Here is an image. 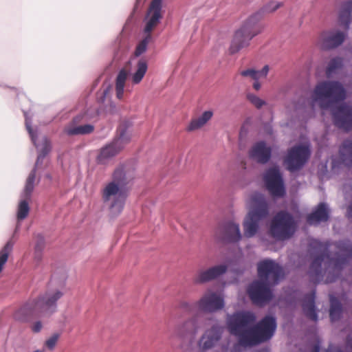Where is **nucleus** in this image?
Instances as JSON below:
<instances>
[{"instance_id":"obj_20","label":"nucleus","mask_w":352,"mask_h":352,"mask_svg":"<svg viewBox=\"0 0 352 352\" xmlns=\"http://www.w3.org/2000/svg\"><path fill=\"white\" fill-rule=\"evenodd\" d=\"M222 234L218 237L226 242H237L241 239L239 224L227 222L221 228Z\"/></svg>"},{"instance_id":"obj_9","label":"nucleus","mask_w":352,"mask_h":352,"mask_svg":"<svg viewBox=\"0 0 352 352\" xmlns=\"http://www.w3.org/2000/svg\"><path fill=\"white\" fill-rule=\"evenodd\" d=\"M297 223L294 217L287 211L278 212L272 218L270 232L276 240L284 241L290 239L295 233Z\"/></svg>"},{"instance_id":"obj_12","label":"nucleus","mask_w":352,"mask_h":352,"mask_svg":"<svg viewBox=\"0 0 352 352\" xmlns=\"http://www.w3.org/2000/svg\"><path fill=\"white\" fill-rule=\"evenodd\" d=\"M344 30L331 29L322 32L318 38V43L324 50H332L341 45L347 36V30L345 27L340 23Z\"/></svg>"},{"instance_id":"obj_47","label":"nucleus","mask_w":352,"mask_h":352,"mask_svg":"<svg viewBox=\"0 0 352 352\" xmlns=\"http://www.w3.org/2000/svg\"><path fill=\"white\" fill-rule=\"evenodd\" d=\"M311 352H320V346L318 344H315Z\"/></svg>"},{"instance_id":"obj_7","label":"nucleus","mask_w":352,"mask_h":352,"mask_svg":"<svg viewBox=\"0 0 352 352\" xmlns=\"http://www.w3.org/2000/svg\"><path fill=\"white\" fill-rule=\"evenodd\" d=\"M252 209L246 217L244 223V235L252 237L256 234L261 220L268 215V205L264 196L259 192H254L250 197Z\"/></svg>"},{"instance_id":"obj_34","label":"nucleus","mask_w":352,"mask_h":352,"mask_svg":"<svg viewBox=\"0 0 352 352\" xmlns=\"http://www.w3.org/2000/svg\"><path fill=\"white\" fill-rule=\"evenodd\" d=\"M151 39V34H146L145 38L140 41V43L136 47L135 51V56H139L141 54H142L144 52H146L147 45L148 43L150 42Z\"/></svg>"},{"instance_id":"obj_15","label":"nucleus","mask_w":352,"mask_h":352,"mask_svg":"<svg viewBox=\"0 0 352 352\" xmlns=\"http://www.w3.org/2000/svg\"><path fill=\"white\" fill-rule=\"evenodd\" d=\"M333 118L336 126L346 131L352 129V106L346 103L337 107L333 111Z\"/></svg>"},{"instance_id":"obj_37","label":"nucleus","mask_w":352,"mask_h":352,"mask_svg":"<svg viewBox=\"0 0 352 352\" xmlns=\"http://www.w3.org/2000/svg\"><path fill=\"white\" fill-rule=\"evenodd\" d=\"M248 100L257 109L261 108L264 104H265V102L261 99L259 97L256 96L254 94H249L247 96Z\"/></svg>"},{"instance_id":"obj_2","label":"nucleus","mask_w":352,"mask_h":352,"mask_svg":"<svg viewBox=\"0 0 352 352\" xmlns=\"http://www.w3.org/2000/svg\"><path fill=\"white\" fill-rule=\"evenodd\" d=\"M256 316L252 311H240L228 316L227 327L230 334L238 338L244 347L256 346L270 340L276 329V318L266 316L255 325Z\"/></svg>"},{"instance_id":"obj_4","label":"nucleus","mask_w":352,"mask_h":352,"mask_svg":"<svg viewBox=\"0 0 352 352\" xmlns=\"http://www.w3.org/2000/svg\"><path fill=\"white\" fill-rule=\"evenodd\" d=\"M133 179V175L120 166L113 172L111 181L101 190L102 200L108 205L111 216L117 217L122 212L128 197L127 186Z\"/></svg>"},{"instance_id":"obj_40","label":"nucleus","mask_w":352,"mask_h":352,"mask_svg":"<svg viewBox=\"0 0 352 352\" xmlns=\"http://www.w3.org/2000/svg\"><path fill=\"white\" fill-rule=\"evenodd\" d=\"M179 307L180 309H184V311L190 312L192 311L195 307V304L190 303L187 301H182L180 302Z\"/></svg>"},{"instance_id":"obj_48","label":"nucleus","mask_w":352,"mask_h":352,"mask_svg":"<svg viewBox=\"0 0 352 352\" xmlns=\"http://www.w3.org/2000/svg\"><path fill=\"white\" fill-rule=\"evenodd\" d=\"M82 117H83V116H78L75 118H74L73 122H77L80 121V120L81 118H82Z\"/></svg>"},{"instance_id":"obj_30","label":"nucleus","mask_w":352,"mask_h":352,"mask_svg":"<svg viewBox=\"0 0 352 352\" xmlns=\"http://www.w3.org/2000/svg\"><path fill=\"white\" fill-rule=\"evenodd\" d=\"M36 168L34 167L33 170L29 174L25 186L24 188V197L25 199H30L31 197L32 192L34 188V182L36 179Z\"/></svg>"},{"instance_id":"obj_33","label":"nucleus","mask_w":352,"mask_h":352,"mask_svg":"<svg viewBox=\"0 0 352 352\" xmlns=\"http://www.w3.org/2000/svg\"><path fill=\"white\" fill-rule=\"evenodd\" d=\"M30 207L27 200L21 201L18 207L17 219L18 220H23L25 219L29 213Z\"/></svg>"},{"instance_id":"obj_29","label":"nucleus","mask_w":352,"mask_h":352,"mask_svg":"<svg viewBox=\"0 0 352 352\" xmlns=\"http://www.w3.org/2000/svg\"><path fill=\"white\" fill-rule=\"evenodd\" d=\"M94 130V127L91 124H84L77 126H69L66 129L65 131L67 134L69 135H85L92 133Z\"/></svg>"},{"instance_id":"obj_45","label":"nucleus","mask_w":352,"mask_h":352,"mask_svg":"<svg viewBox=\"0 0 352 352\" xmlns=\"http://www.w3.org/2000/svg\"><path fill=\"white\" fill-rule=\"evenodd\" d=\"M253 87L255 90L258 91L261 88V84L258 81V80H254V82L253 83Z\"/></svg>"},{"instance_id":"obj_24","label":"nucleus","mask_w":352,"mask_h":352,"mask_svg":"<svg viewBox=\"0 0 352 352\" xmlns=\"http://www.w3.org/2000/svg\"><path fill=\"white\" fill-rule=\"evenodd\" d=\"M352 19V0L342 3L339 14L338 21L346 29L349 28Z\"/></svg>"},{"instance_id":"obj_21","label":"nucleus","mask_w":352,"mask_h":352,"mask_svg":"<svg viewBox=\"0 0 352 352\" xmlns=\"http://www.w3.org/2000/svg\"><path fill=\"white\" fill-rule=\"evenodd\" d=\"M329 217V211L325 203H320L312 212L307 217V222L309 225H316L320 222H326Z\"/></svg>"},{"instance_id":"obj_42","label":"nucleus","mask_w":352,"mask_h":352,"mask_svg":"<svg viewBox=\"0 0 352 352\" xmlns=\"http://www.w3.org/2000/svg\"><path fill=\"white\" fill-rule=\"evenodd\" d=\"M32 331L34 333H38L39 332L41 329H42V324L40 321H37L36 322H34L32 325Z\"/></svg>"},{"instance_id":"obj_39","label":"nucleus","mask_w":352,"mask_h":352,"mask_svg":"<svg viewBox=\"0 0 352 352\" xmlns=\"http://www.w3.org/2000/svg\"><path fill=\"white\" fill-rule=\"evenodd\" d=\"M44 248H45V239L41 235H38L34 250L36 251H38V252L42 251L43 252Z\"/></svg>"},{"instance_id":"obj_32","label":"nucleus","mask_w":352,"mask_h":352,"mask_svg":"<svg viewBox=\"0 0 352 352\" xmlns=\"http://www.w3.org/2000/svg\"><path fill=\"white\" fill-rule=\"evenodd\" d=\"M343 66V59L340 57H335L330 60L326 68V74L327 77H330L338 69Z\"/></svg>"},{"instance_id":"obj_3","label":"nucleus","mask_w":352,"mask_h":352,"mask_svg":"<svg viewBox=\"0 0 352 352\" xmlns=\"http://www.w3.org/2000/svg\"><path fill=\"white\" fill-rule=\"evenodd\" d=\"M259 280L254 281L248 287V293L252 302L263 305L272 298L270 285H276L284 276L283 268L272 260H264L257 265Z\"/></svg>"},{"instance_id":"obj_35","label":"nucleus","mask_w":352,"mask_h":352,"mask_svg":"<svg viewBox=\"0 0 352 352\" xmlns=\"http://www.w3.org/2000/svg\"><path fill=\"white\" fill-rule=\"evenodd\" d=\"M50 150H51L50 143L46 138H45L43 140V148H41V153L37 157L36 166H37L38 164L45 158V157L50 151Z\"/></svg>"},{"instance_id":"obj_1","label":"nucleus","mask_w":352,"mask_h":352,"mask_svg":"<svg viewBox=\"0 0 352 352\" xmlns=\"http://www.w3.org/2000/svg\"><path fill=\"white\" fill-rule=\"evenodd\" d=\"M334 245L336 252L331 256L329 253V243H322L316 239L311 241L310 248L318 253L308 272L310 280L314 284L320 283L327 272L329 275L326 282L335 281L343 266L352 258V243L350 241H340Z\"/></svg>"},{"instance_id":"obj_23","label":"nucleus","mask_w":352,"mask_h":352,"mask_svg":"<svg viewBox=\"0 0 352 352\" xmlns=\"http://www.w3.org/2000/svg\"><path fill=\"white\" fill-rule=\"evenodd\" d=\"M315 291L306 294L304 296L302 307L305 315L309 319L314 321L318 320V315L316 311L315 306Z\"/></svg>"},{"instance_id":"obj_5","label":"nucleus","mask_w":352,"mask_h":352,"mask_svg":"<svg viewBox=\"0 0 352 352\" xmlns=\"http://www.w3.org/2000/svg\"><path fill=\"white\" fill-rule=\"evenodd\" d=\"M281 6L282 3L271 1L261 10L250 16L242 26L235 32L229 48L230 53L236 54L241 49L248 47L250 41L263 30V26L259 23L263 16V13L274 12Z\"/></svg>"},{"instance_id":"obj_11","label":"nucleus","mask_w":352,"mask_h":352,"mask_svg":"<svg viewBox=\"0 0 352 352\" xmlns=\"http://www.w3.org/2000/svg\"><path fill=\"white\" fill-rule=\"evenodd\" d=\"M310 155L311 151L308 146H295L288 151L284 163L289 171L298 170L307 163Z\"/></svg>"},{"instance_id":"obj_50","label":"nucleus","mask_w":352,"mask_h":352,"mask_svg":"<svg viewBox=\"0 0 352 352\" xmlns=\"http://www.w3.org/2000/svg\"><path fill=\"white\" fill-rule=\"evenodd\" d=\"M326 352H330V351H329V350H327ZM336 352H342V351H336Z\"/></svg>"},{"instance_id":"obj_43","label":"nucleus","mask_w":352,"mask_h":352,"mask_svg":"<svg viewBox=\"0 0 352 352\" xmlns=\"http://www.w3.org/2000/svg\"><path fill=\"white\" fill-rule=\"evenodd\" d=\"M34 259L39 262L42 259V251H36L34 250Z\"/></svg>"},{"instance_id":"obj_13","label":"nucleus","mask_w":352,"mask_h":352,"mask_svg":"<svg viewBox=\"0 0 352 352\" xmlns=\"http://www.w3.org/2000/svg\"><path fill=\"white\" fill-rule=\"evenodd\" d=\"M263 179L266 188L271 195L276 197H281L285 195V189L278 168H269L265 172Z\"/></svg>"},{"instance_id":"obj_14","label":"nucleus","mask_w":352,"mask_h":352,"mask_svg":"<svg viewBox=\"0 0 352 352\" xmlns=\"http://www.w3.org/2000/svg\"><path fill=\"white\" fill-rule=\"evenodd\" d=\"M223 331L224 327L218 324L206 330L198 342L199 349L204 351L214 347L221 340Z\"/></svg>"},{"instance_id":"obj_44","label":"nucleus","mask_w":352,"mask_h":352,"mask_svg":"<svg viewBox=\"0 0 352 352\" xmlns=\"http://www.w3.org/2000/svg\"><path fill=\"white\" fill-rule=\"evenodd\" d=\"M346 346L352 352V333L347 338Z\"/></svg>"},{"instance_id":"obj_26","label":"nucleus","mask_w":352,"mask_h":352,"mask_svg":"<svg viewBox=\"0 0 352 352\" xmlns=\"http://www.w3.org/2000/svg\"><path fill=\"white\" fill-rule=\"evenodd\" d=\"M269 72V66L265 65L261 70H255L254 69H248L241 72V75L244 77H250L253 80H258L261 78H265Z\"/></svg>"},{"instance_id":"obj_8","label":"nucleus","mask_w":352,"mask_h":352,"mask_svg":"<svg viewBox=\"0 0 352 352\" xmlns=\"http://www.w3.org/2000/svg\"><path fill=\"white\" fill-rule=\"evenodd\" d=\"M345 96V90L339 82L325 80L316 85L312 100L314 102L320 101L322 109H328L333 103L343 100Z\"/></svg>"},{"instance_id":"obj_28","label":"nucleus","mask_w":352,"mask_h":352,"mask_svg":"<svg viewBox=\"0 0 352 352\" xmlns=\"http://www.w3.org/2000/svg\"><path fill=\"white\" fill-rule=\"evenodd\" d=\"M342 313V305L340 301L335 297H330L329 316L331 321H336L340 317Z\"/></svg>"},{"instance_id":"obj_46","label":"nucleus","mask_w":352,"mask_h":352,"mask_svg":"<svg viewBox=\"0 0 352 352\" xmlns=\"http://www.w3.org/2000/svg\"><path fill=\"white\" fill-rule=\"evenodd\" d=\"M347 214H348L349 217L352 219V201H351V204L349 206V207L347 208Z\"/></svg>"},{"instance_id":"obj_19","label":"nucleus","mask_w":352,"mask_h":352,"mask_svg":"<svg viewBox=\"0 0 352 352\" xmlns=\"http://www.w3.org/2000/svg\"><path fill=\"white\" fill-rule=\"evenodd\" d=\"M272 154V148L265 142L261 141L253 145L249 152L250 157L261 164L267 163Z\"/></svg>"},{"instance_id":"obj_22","label":"nucleus","mask_w":352,"mask_h":352,"mask_svg":"<svg viewBox=\"0 0 352 352\" xmlns=\"http://www.w3.org/2000/svg\"><path fill=\"white\" fill-rule=\"evenodd\" d=\"M199 327V317L196 315L177 325L175 331L181 337L187 335H195Z\"/></svg>"},{"instance_id":"obj_27","label":"nucleus","mask_w":352,"mask_h":352,"mask_svg":"<svg viewBox=\"0 0 352 352\" xmlns=\"http://www.w3.org/2000/svg\"><path fill=\"white\" fill-rule=\"evenodd\" d=\"M127 78V73L124 69H122L118 73L116 81V96L118 99H122L124 95V88Z\"/></svg>"},{"instance_id":"obj_18","label":"nucleus","mask_w":352,"mask_h":352,"mask_svg":"<svg viewBox=\"0 0 352 352\" xmlns=\"http://www.w3.org/2000/svg\"><path fill=\"white\" fill-rule=\"evenodd\" d=\"M162 0H153L151 2L147 12L148 19L144 28V32L151 34L153 30L159 24L162 19Z\"/></svg>"},{"instance_id":"obj_49","label":"nucleus","mask_w":352,"mask_h":352,"mask_svg":"<svg viewBox=\"0 0 352 352\" xmlns=\"http://www.w3.org/2000/svg\"><path fill=\"white\" fill-rule=\"evenodd\" d=\"M34 352H45L43 350H36Z\"/></svg>"},{"instance_id":"obj_41","label":"nucleus","mask_w":352,"mask_h":352,"mask_svg":"<svg viewBox=\"0 0 352 352\" xmlns=\"http://www.w3.org/2000/svg\"><path fill=\"white\" fill-rule=\"evenodd\" d=\"M213 113L212 111H206L200 116V119L204 123L206 124L212 117Z\"/></svg>"},{"instance_id":"obj_31","label":"nucleus","mask_w":352,"mask_h":352,"mask_svg":"<svg viewBox=\"0 0 352 352\" xmlns=\"http://www.w3.org/2000/svg\"><path fill=\"white\" fill-rule=\"evenodd\" d=\"M137 71L132 77L133 82L138 84L141 82L147 71V63L144 60H140L137 65Z\"/></svg>"},{"instance_id":"obj_6","label":"nucleus","mask_w":352,"mask_h":352,"mask_svg":"<svg viewBox=\"0 0 352 352\" xmlns=\"http://www.w3.org/2000/svg\"><path fill=\"white\" fill-rule=\"evenodd\" d=\"M63 296L59 289H50L37 298L29 300L14 314L21 322H29L43 314H52L56 310L57 301Z\"/></svg>"},{"instance_id":"obj_36","label":"nucleus","mask_w":352,"mask_h":352,"mask_svg":"<svg viewBox=\"0 0 352 352\" xmlns=\"http://www.w3.org/2000/svg\"><path fill=\"white\" fill-rule=\"evenodd\" d=\"M206 124L204 123L203 121L200 119L199 117L192 119L188 126H187L188 131H193L197 130L202 126H204Z\"/></svg>"},{"instance_id":"obj_38","label":"nucleus","mask_w":352,"mask_h":352,"mask_svg":"<svg viewBox=\"0 0 352 352\" xmlns=\"http://www.w3.org/2000/svg\"><path fill=\"white\" fill-rule=\"evenodd\" d=\"M58 339V334H54L52 336H51L49 339H47L45 341V345L46 347H47L49 349L52 350L55 347L56 342Z\"/></svg>"},{"instance_id":"obj_16","label":"nucleus","mask_w":352,"mask_h":352,"mask_svg":"<svg viewBox=\"0 0 352 352\" xmlns=\"http://www.w3.org/2000/svg\"><path fill=\"white\" fill-rule=\"evenodd\" d=\"M199 309L207 313L221 309L224 306L223 298L215 292L208 291L197 302Z\"/></svg>"},{"instance_id":"obj_17","label":"nucleus","mask_w":352,"mask_h":352,"mask_svg":"<svg viewBox=\"0 0 352 352\" xmlns=\"http://www.w3.org/2000/svg\"><path fill=\"white\" fill-rule=\"evenodd\" d=\"M227 270L228 265L226 264L217 265L206 270H200L195 275L193 283L204 284L212 281L223 275Z\"/></svg>"},{"instance_id":"obj_25","label":"nucleus","mask_w":352,"mask_h":352,"mask_svg":"<svg viewBox=\"0 0 352 352\" xmlns=\"http://www.w3.org/2000/svg\"><path fill=\"white\" fill-rule=\"evenodd\" d=\"M339 153L341 162L346 166H352V139L343 142Z\"/></svg>"},{"instance_id":"obj_10","label":"nucleus","mask_w":352,"mask_h":352,"mask_svg":"<svg viewBox=\"0 0 352 352\" xmlns=\"http://www.w3.org/2000/svg\"><path fill=\"white\" fill-rule=\"evenodd\" d=\"M130 135L126 131V126L120 125L118 134L113 141L100 149L97 157V162L100 164H107L113 157L118 154L130 140Z\"/></svg>"}]
</instances>
